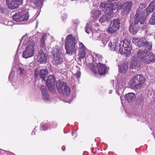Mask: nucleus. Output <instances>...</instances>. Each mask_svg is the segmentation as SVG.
Returning a JSON list of instances; mask_svg holds the SVG:
<instances>
[{
  "label": "nucleus",
  "instance_id": "obj_18",
  "mask_svg": "<svg viewBox=\"0 0 155 155\" xmlns=\"http://www.w3.org/2000/svg\"><path fill=\"white\" fill-rule=\"evenodd\" d=\"M38 60V62L40 64L45 62L47 60L46 55L41 49L39 51Z\"/></svg>",
  "mask_w": 155,
  "mask_h": 155
},
{
  "label": "nucleus",
  "instance_id": "obj_41",
  "mask_svg": "<svg viewBox=\"0 0 155 155\" xmlns=\"http://www.w3.org/2000/svg\"><path fill=\"white\" fill-rule=\"evenodd\" d=\"M19 71H20V74H22L24 71V70L20 68H19Z\"/></svg>",
  "mask_w": 155,
  "mask_h": 155
},
{
  "label": "nucleus",
  "instance_id": "obj_25",
  "mask_svg": "<svg viewBox=\"0 0 155 155\" xmlns=\"http://www.w3.org/2000/svg\"><path fill=\"white\" fill-rule=\"evenodd\" d=\"M155 9V0H154L150 2L147 7L146 11L147 15H149Z\"/></svg>",
  "mask_w": 155,
  "mask_h": 155
},
{
  "label": "nucleus",
  "instance_id": "obj_3",
  "mask_svg": "<svg viewBox=\"0 0 155 155\" xmlns=\"http://www.w3.org/2000/svg\"><path fill=\"white\" fill-rule=\"evenodd\" d=\"M145 82L144 77L142 75L137 74L135 75L131 80L130 82V85L136 89L141 88L143 84Z\"/></svg>",
  "mask_w": 155,
  "mask_h": 155
},
{
  "label": "nucleus",
  "instance_id": "obj_16",
  "mask_svg": "<svg viewBox=\"0 0 155 155\" xmlns=\"http://www.w3.org/2000/svg\"><path fill=\"white\" fill-rule=\"evenodd\" d=\"M119 41L118 39L114 40L113 43L110 42L108 44V46L109 49L112 51H117L120 48Z\"/></svg>",
  "mask_w": 155,
  "mask_h": 155
},
{
  "label": "nucleus",
  "instance_id": "obj_13",
  "mask_svg": "<svg viewBox=\"0 0 155 155\" xmlns=\"http://www.w3.org/2000/svg\"><path fill=\"white\" fill-rule=\"evenodd\" d=\"M147 54V51L140 50L138 51L137 56L142 62L146 64Z\"/></svg>",
  "mask_w": 155,
  "mask_h": 155
},
{
  "label": "nucleus",
  "instance_id": "obj_32",
  "mask_svg": "<svg viewBox=\"0 0 155 155\" xmlns=\"http://www.w3.org/2000/svg\"><path fill=\"white\" fill-rule=\"evenodd\" d=\"M91 26L90 23H88L86 26L85 29V31L88 34H89L91 32Z\"/></svg>",
  "mask_w": 155,
  "mask_h": 155
},
{
  "label": "nucleus",
  "instance_id": "obj_10",
  "mask_svg": "<svg viewBox=\"0 0 155 155\" xmlns=\"http://www.w3.org/2000/svg\"><path fill=\"white\" fill-rule=\"evenodd\" d=\"M8 7L11 9L18 8L22 3V0H6Z\"/></svg>",
  "mask_w": 155,
  "mask_h": 155
},
{
  "label": "nucleus",
  "instance_id": "obj_44",
  "mask_svg": "<svg viewBox=\"0 0 155 155\" xmlns=\"http://www.w3.org/2000/svg\"><path fill=\"white\" fill-rule=\"evenodd\" d=\"M111 83H112L113 85L114 84V81L112 80L111 81Z\"/></svg>",
  "mask_w": 155,
  "mask_h": 155
},
{
  "label": "nucleus",
  "instance_id": "obj_19",
  "mask_svg": "<svg viewBox=\"0 0 155 155\" xmlns=\"http://www.w3.org/2000/svg\"><path fill=\"white\" fill-rule=\"evenodd\" d=\"M96 63L97 64L98 71L99 74L100 75L104 74L106 71V68L105 65L101 64L100 62L97 63L96 61Z\"/></svg>",
  "mask_w": 155,
  "mask_h": 155
},
{
  "label": "nucleus",
  "instance_id": "obj_46",
  "mask_svg": "<svg viewBox=\"0 0 155 155\" xmlns=\"http://www.w3.org/2000/svg\"><path fill=\"white\" fill-rule=\"evenodd\" d=\"M72 135L74 136V134L73 133H72Z\"/></svg>",
  "mask_w": 155,
  "mask_h": 155
},
{
  "label": "nucleus",
  "instance_id": "obj_37",
  "mask_svg": "<svg viewBox=\"0 0 155 155\" xmlns=\"http://www.w3.org/2000/svg\"><path fill=\"white\" fill-rule=\"evenodd\" d=\"M149 23L150 24L154 25L155 24V17L152 15V17L149 20Z\"/></svg>",
  "mask_w": 155,
  "mask_h": 155
},
{
  "label": "nucleus",
  "instance_id": "obj_11",
  "mask_svg": "<svg viewBox=\"0 0 155 155\" xmlns=\"http://www.w3.org/2000/svg\"><path fill=\"white\" fill-rule=\"evenodd\" d=\"M94 34L97 38V40L100 41V44L101 46L105 47L108 41V38H107L106 34L103 33L99 34L98 33L96 32Z\"/></svg>",
  "mask_w": 155,
  "mask_h": 155
},
{
  "label": "nucleus",
  "instance_id": "obj_17",
  "mask_svg": "<svg viewBox=\"0 0 155 155\" xmlns=\"http://www.w3.org/2000/svg\"><path fill=\"white\" fill-rule=\"evenodd\" d=\"M146 41L145 38H134L133 39L132 42L137 46L141 47H143L145 45Z\"/></svg>",
  "mask_w": 155,
  "mask_h": 155
},
{
  "label": "nucleus",
  "instance_id": "obj_30",
  "mask_svg": "<svg viewBox=\"0 0 155 155\" xmlns=\"http://www.w3.org/2000/svg\"><path fill=\"white\" fill-rule=\"evenodd\" d=\"M47 35L44 34L41 37V45L40 47L42 48H44L45 47V41L46 40Z\"/></svg>",
  "mask_w": 155,
  "mask_h": 155
},
{
  "label": "nucleus",
  "instance_id": "obj_40",
  "mask_svg": "<svg viewBox=\"0 0 155 155\" xmlns=\"http://www.w3.org/2000/svg\"><path fill=\"white\" fill-rule=\"evenodd\" d=\"M5 9L3 8H2L1 7H0V12L2 13H4L5 12Z\"/></svg>",
  "mask_w": 155,
  "mask_h": 155
},
{
  "label": "nucleus",
  "instance_id": "obj_2",
  "mask_svg": "<svg viewBox=\"0 0 155 155\" xmlns=\"http://www.w3.org/2000/svg\"><path fill=\"white\" fill-rule=\"evenodd\" d=\"M24 44L26 45V47L23 53V57L27 58L32 57L35 53V42L33 40H25Z\"/></svg>",
  "mask_w": 155,
  "mask_h": 155
},
{
  "label": "nucleus",
  "instance_id": "obj_24",
  "mask_svg": "<svg viewBox=\"0 0 155 155\" xmlns=\"http://www.w3.org/2000/svg\"><path fill=\"white\" fill-rule=\"evenodd\" d=\"M155 61V54L153 53H148L147 58L146 61V64H149Z\"/></svg>",
  "mask_w": 155,
  "mask_h": 155
},
{
  "label": "nucleus",
  "instance_id": "obj_47",
  "mask_svg": "<svg viewBox=\"0 0 155 155\" xmlns=\"http://www.w3.org/2000/svg\"><path fill=\"white\" fill-rule=\"evenodd\" d=\"M120 98L121 99V97H120Z\"/></svg>",
  "mask_w": 155,
  "mask_h": 155
},
{
  "label": "nucleus",
  "instance_id": "obj_6",
  "mask_svg": "<svg viewBox=\"0 0 155 155\" xmlns=\"http://www.w3.org/2000/svg\"><path fill=\"white\" fill-rule=\"evenodd\" d=\"M56 86L58 91L60 94H64L65 93L67 95L70 94L71 90L66 82L58 80L56 82Z\"/></svg>",
  "mask_w": 155,
  "mask_h": 155
},
{
  "label": "nucleus",
  "instance_id": "obj_39",
  "mask_svg": "<svg viewBox=\"0 0 155 155\" xmlns=\"http://www.w3.org/2000/svg\"><path fill=\"white\" fill-rule=\"evenodd\" d=\"M91 70H92L93 72L95 73L96 74L97 73V71L96 70V67L94 65L92 64H91V67L90 68Z\"/></svg>",
  "mask_w": 155,
  "mask_h": 155
},
{
  "label": "nucleus",
  "instance_id": "obj_7",
  "mask_svg": "<svg viewBox=\"0 0 155 155\" xmlns=\"http://www.w3.org/2000/svg\"><path fill=\"white\" fill-rule=\"evenodd\" d=\"M120 20L119 18L115 19L110 21L107 29V31L111 34L115 33L119 29Z\"/></svg>",
  "mask_w": 155,
  "mask_h": 155
},
{
  "label": "nucleus",
  "instance_id": "obj_8",
  "mask_svg": "<svg viewBox=\"0 0 155 155\" xmlns=\"http://www.w3.org/2000/svg\"><path fill=\"white\" fill-rule=\"evenodd\" d=\"M144 8H143L140 6L137 11V13L135 15V18L134 20L135 24H138L140 22V24H143L145 21L144 17Z\"/></svg>",
  "mask_w": 155,
  "mask_h": 155
},
{
  "label": "nucleus",
  "instance_id": "obj_34",
  "mask_svg": "<svg viewBox=\"0 0 155 155\" xmlns=\"http://www.w3.org/2000/svg\"><path fill=\"white\" fill-rule=\"evenodd\" d=\"M86 55L85 50L79 51V58L81 60L84 58Z\"/></svg>",
  "mask_w": 155,
  "mask_h": 155
},
{
  "label": "nucleus",
  "instance_id": "obj_29",
  "mask_svg": "<svg viewBox=\"0 0 155 155\" xmlns=\"http://www.w3.org/2000/svg\"><path fill=\"white\" fill-rule=\"evenodd\" d=\"M102 56L99 54L94 53L93 55V59L94 61H97L98 62H99L102 60Z\"/></svg>",
  "mask_w": 155,
  "mask_h": 155
},
{
  "label": "nucleus",
  "instance_id": "obj_36",
  "mask_svg": "<svg viewBox=\"0 0 155 155\" xmlns=\"http://www.w3.org/2000/svg\"><path fill=\"white\" fill-rule=\"evenodd\" d=\"M79 51L85 50L86 48L82 43L79 42Z\"/></svg>",
  "mask_w": 155,
  "mask_h": 155
},
{
  "label": "nucleus",
  "instance_id": "obj_45",
  "mask_svg": "<svg viewBox=\"0 0 155 155\" xmlns=\"http://www.w3.org/2000/svg\"><path fill=\"white\" fill-rule=\"evenodd\" d=\"M152 15L155 17V12L152 14Z\"/></svg>",
  "mask_w": 155,
  "mask_h": 155
},
{
  "label": "nucleus",
  "instance_id": "obj_1",
  "mask_svg": "<svg viewBox=\"0 0 155 155\" xmlns=\"http://www.w3.org/2000/svg\"><path fill=\"white\" fill-rule=\"evenodd\" d=\"M75 40V38L72 35H68L66 38L65 48L66 53L69 55L76 53L77 48Z\"/></svg>",
  "mask_w": 155,
  "mask_h": 155
},
{
  "label": "nucleus",
  "instance_id": "obj_15",
  "mask_svg": "<svg viewBox=\"0 0 155 155\" xmlns=\"http://www.w3.org/2000/svg\"><path fill=\"white\" fill-rule=\"evenodd\" d=\"M132 2L131 1H128L123 3L121 7L124 13L128 14L131 10Z\"/></svg>",
  "mask_w": 155,
  "mask_h": 155
},
{
  "label": "nucleus",
  "instance_id": "obj_42",
  "mask_svg": "<svg viewBox=\"0 0 155 155\" xmlns=\"http://www.w3.org/2000/svg\"><path fill=\"white\" fill-rule=\"evenodd\" d=\"M41 129L43 130H46L47 129L45 126H42L41 127Z\"/></svg>",
  "mask_w": 155,
  "mask_h": 155
},
{
  "label": "nucleus",
  "instance_id": "obj_31",
  "mask_svg": "<svg viewBox=\"0 0 155 155\" xmlns=\"http://www.w3.org/2000/svg\"><path fill=\"white\" fill-rule=\"evenodd\" d=\"M31 1L37 7L42 5L43 3L42 0H31Z\"/></svg>",
  "mask_w": 155,
  "mask_h": 155
},
{
  "label": "nucleus",
  "instance_id": "obj_20",
  "mask_svg": "<svg viewBox=\"0 0 155 155\" xmlns=\"http://www.w3.org/2000/svg\"><path fill=\"white\" fill-rule=\"evenodd\" d=\"M42 96L43 99L46 101H48L49 100V97L48 94L46 87L45 86L42 85L41 88Z\"/></svg>",
  "mask_w": 155,
  "mask_h": 155
},
{
  "label": "nucleus",
  "instance_id": "obj_9",
  "mask_svg": "<svg viewBox=\"0 0 155 155\" xmlns=\"http://www.w3.org/2000/svg\"><path fill=\"white\" fill-rule=\"evenodd\" d=\"M14 21L17 22L27 21L29 18L28 14L26 13L23 15L20 12H18L12 16Z\"/></svg>",
  "mask_w": 155,
  "mask_h": 155
},
{
  "label": "nucleus",
  "instance_id": "obj_26",
  "mask_svg": "<svg viewBox=\"0 0 155 155\" xmlns=\"http://www.w3.org/2000/svg\"><path fill=\"white\" fill-rule=\"evenodd\" d=\"M140 67L139 61L135 58L133 59L131 62L130 68L132 69H136Z\"/></svg>",
  "mask_w": 155,
  "mask_h": 155
},
{
  "label": "nucleus",
  "instance_id": "obj_22",
  "mask_svg": "<svg viewBox=\"0 0 155 155\" xmlns=\"http://www.w3.org/2000/svg\"><path fill=\"white\" fill-rule=\"evenodd\" d=\"M138 24H131L129 26V30L130 32L133 34H135L138 31V26L137 25Z\"/></svg>",
  "mask_w": 155,
  "mask_h": 155
},
{
  "label": "nucleus",
  "instance_id": "obj_27",
  "mask_svg": "<svg viewBox=\"0 0 155 155\" xmlns=\"http://www.w3.org/2000/svg\"><path fill=\"white\" fill-rule=\"evenodd\" d=\"M91 16L94 19L98 18L101 14V12L97 10H93L91 12Z\"/></svg>",
  "mask_w": 155,
  "mask_h": 155
},
{
  "label": "nucleus",
  "instance_id": "obj_23",
  "mask_svg": "<svg viewBox=\"0 0 155 155\" xmlns=\"http://www.w3.org/2000/svg\"><path fill=\"white\" fill-rule=\"evenodd\" d=\"M135 97V94L131 92L127 94L125 96V99L129 102H130L134 100Z\"/></svg>",
  "mask_w": 155,
  "mask_h": 155
},
{
  "label": "nucleus",
  "instance_id": "obj_38",
  "mask_svg": "<svg viewBox=\"0 0 155 155\" xmlns=\"http://www.w3.org/2000/svg\"><path fill=\"white\" fill-rule=\"evenodd\" d=\"M77 72L74 74V76L77 78H79L80 77L81 73L79 70H77Z\"/></svg>",
  "mask_w": 155,
  "mask_h": 155
},
{
  "label": "nucleus",
  "instance_id": "obj_33",
  "mask_svg": "<svg viewBox=\"0 0 155 155\" xmlns=\"http://www.w3.org/2000/svg\"><path fill=\"white\" fill-rule=\"evenodd\" d=\"M108 3V2H107V3L104 2L101 3L100 5L101 9H102L103 10H104L105 9H106V12H107V6Z\"/></svg>",
  "mask_w": 155,
  "mask_h": 155
},
{
  "label": "nucleus",
  "instance_id": "obj_12",
  "mask_svg": "<svg viewBox=\"0 0 155 155\" xmlns=\"http://www.w3.org/2000/svg\"><path fill=\"white\" fill-rule=\"evenodd\" d=\"M55 78L53 75H49L46 80V84L48 86L49 90L51 91L54 90Z\"/></svg>",
  "mask_w": 155,
  "mask_h": 155
},
{
  "label": "nucleus",
  "instance_id": "obj_28",
  "mask_svg": "<svg viewBox=\"0 0 155 155\" xmlns=\"http://www.w3.org/2000/svg\"><path fill=\"white\" fill-rule=\"evenodd\" d=\"M128 64L127 63H123L119 68V72L122 74H124L127 70Z\"/></svg>",
  "mask_w": 155,
  "mask_h": 155
},
{
  "label": "nucleus",
  "instance_id": "obj_21",
  "mask_svg": "<svg viewBox=\"0 0 155 155\" xmlns=\"http://www.w3.org/2000/svg\"><path fill=\"white\" fill-rule=\"evenodd\" d=\"M105 12L104 15L102 16L100 18L99 21L101 23L104 22L113 16V15L112 14H109L108 11H107V12L105 11Z\"/></svg>",
  "mask_w": 155,
  "mask_h": 155
},
{
  "label": "nucleus",
  "instance_id": "obj_43",
  "mask_svg": "<svg viewBox=\"0 0 155 155\" xmlns=\"http://www.w3.org/2000/svg\"><path fill=\"white\" fill-rule=\"evenodd\" d=\"M67 15L66 14H64V15H63L62 17V18L63 20H64L67 17Z\"/></svg>",
  "mask_w": 155,
  "mask_h": 155
},
{
  "label": "nucleus",
  "instance_id": "obj_35",
  "mask_svg": "<svg viewBox=\"0 0 155 155\" xmlns=\"http://www.w3.org/2000/svg\"><path fill=\"white\" fill-rule=\"evenodd\" d=\"M152 44L151 42H149L146 41L145 45L143 47H146L148 50H150L152 48Z\"/></svg>",
  "mask_w": 155,
  "mask_h": 155
},
{
  "label": "nucleus",
  "instance_id": "obj_4",
  "mask_svg": "<svg viewBox=\"0 0 155 155\" xmlns=\"http://www.w3.org/2000/svg\"><path fill=\"white\" fill-rule=\"evenodd\" d=\"M130 42L127 40L120 41L119 43L120 48L119 51L122 54L128 55L132 49Z\"/></svg>",
  "mask_w": 155,
  "mask_h": 155
},
{
  "label": "nucleus",
  "instance_id": "obj_14",
  "mask_svg": "<svg viewBox=\"0 0 155 155\" xmlns=\"http://www.w3.org/2000/svg\"><path fill=\"white\" fill-rule=\"evenodd\" d=\"M35 77L37 78L39 75L43 80H45V77L48 74V72L46 69H41L39 71L38 69L36 68L35 71Z\"/></svg>",
  "mask_w": 155,
  "mask_h": 155
},
{
  "label": "nucleus",
  "instance_id": "obj_5",
  "mask_svg": "<svg viewBox=\"0 0 155 155\" xmlns=\"http://www.w3.org/2000/svg\"><path fill=\"white\" fill-rule=\"evenodd\" d=\"M62 61L61 48L56 47L53 50L52 62L54 64L57 66L60 64Z\"/></svg>",
  "mask_w": 155,
  "mask_h": 155
}]
</instances>
